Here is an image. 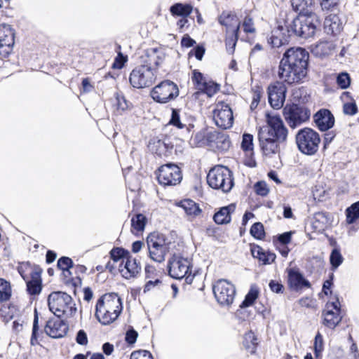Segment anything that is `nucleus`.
I'll use <instances>...</instances> for the list:
<instances>
[{
  "instance_id": "nucleus-40",
  "label": "nucleus",
  "mask_w": 359,
  "mask_h": 359,
  "mask_svg": "<svg viewBox=\"0 0 359 359\" xmlns=\"http://www.w3.org/2000/svg\"><path fill=\"white\" fill-rule=\"evenodd\" d=\"M147 219L143 214H137L131 219V231L133 233L142 232L147 224Z\"/></svg>"
},
{
  "instance_id": "nucleus-24",
  "label": "nucleus",
  "mask_w": 359,
  "mask_h": 359,
  "mask_svg": "<svg viewBox=\"0 0 359 359\" xmlns=\"http://www.w3.org/2000/svg\"><path fill=\"white\" fill-rule=\"evenodd\" d=\"M17 270L25 281L41 276L43 271L39 265L29 262H19Z\"/></svg>"
},
{
  "instance_id": "nucleus-43",
  "label": "nucleus",
  "mask_w": 359,
  "mask_h": 359,
  "mask_svg": "<svg viewBox=\"0 0 359 359\" xmlns=\"http://www.w3.org/2000/svg\"><path fill=\"white\" fill-rule=\"evenodd\" d=\"M149 257L154 262L161 263L165 260L168 248H148Z\"/></svg>"
},
{
  "instance_id": "nucleus-46",
  "label": "nucleus",
  "mask_w": 359,
  "mask_h": 359,
  "mask_svg": "<svg viewBox=\"0 0 359 359\" xmlns=\"http://www.w3.org/2000/svg\"><path fill=\"white\" fill-rule=\"evenodd\" d=\"M144 275L146 280H161L162 273L158 271L154 266L147 265L144 269Z\"/></svg>"
},
{
  "instance_id": "nucleus-36",
  "label": "nucleus",
  "mask_w": 359,
  "mask_h": 359,
  "mask_svg": "<svg viewBox=\"0 0 359 359\" xmlns=\"http://www.w3.org/2000/svg\"><path fill=\"white\" fill-rule=\"evenodd\" d=\"M73 269H68L61 272V277L63 283L67 285H72L76 289L82 284V278L73 276Z\"/></svg>"
},
{
  "instance_id": "nucleus-9",
  "label": "nucleus",
  "mask_w": 359,
  "mask_h": 359,
  "mask_svg": "<svg viewBox=\"0 0 359 359\" xmlns=\"http://www.w3.org/2000/svg\"><path fill=\"white\" fill-rule=\"evenodd\" d=\"M283 116L291 128H296L310 118V111L296 104H286L283 108Z\"/></svg>"
},
{
  "instance_id": "nucleus-17",
  "label": "nucleus",
  "mask_w": 359,
  "mask_h": 359,
  "mask_svg": "<svg viewBox=\"0 0 359 359\" xmlns=\"http://www.w3.org/2000/svg\"><path fill=\"white\" fill-rule=\"evenodd\" d=\"M287 88L282 82H275L268 87L269 102L274 109L283 107L285 100Z\"/></svg>"
},
{
  "instance_id": "nucleus-19",
  "label": "nucleus",
  "mask_w": 359,
  "mask_h": 359,
  "mask_svg": "<svg viewBox=\"0 0 359 359\" xmlns=\"http://www.w3.org/2000/svg\"><path fill=\"white\" fill-rule=\"evenodd\" d=\"M43 330L50 337L61 338L66 335L68 325L60 318H52L46 322Z\"/></svg>"
},
{
  "instance_id": "nucleus-12",
  "label": "nucleus",
  "mask_w": 359,
  "mask_h": 359,
  "mask_svg": "<svg viewBox=\"0 0 359 359\" xmlns=\"http://www.w3.org/2000/svg\"><path fill=\"white\" fill-rule=\"evenodd\" d=\"M213 293L217 302L222 306H230L236 295L234 285L225 279L218 280L213 285Z\"/></svg>"
},
{
  "instance_id": "nucleus-32",
  "label": "nucleus",
  "mask_w": 359,
  "mask_h": 359,
  "mask_svg": "<svg viewBox=\"0 0 359 359\" xmlns=\"http://www.w3.org/2000/svg\"><path fill=\"white\" fill-rule=\"evenodd\" d=\"M235 210V205L223 207L214 215V220L218 224H228L231 222V213Z\"/></svg>"
},
{
  "instance_id": "nucleus-25",
  "label": "nucleus",
  "mask_w": 359,
  "mask_h": 359,
  "mask_svg": "<svg viewBox=\"0 0 359 359\" xmlns=\"http://www.w3.org/2000/svg\"><path fill=\"white\" fill-rule=\"evenodd\" d=\"M174 235L170 233L165 235L159 231H153L147 237L148 247H166L172 244Z\"/></svg>"
},
{
  "instance_id": "nucleus-33",
  "label": "nucleus",
  "mask_w": 359,
  "mask_h": 359,
  "mask_svg": "<svg viewBox=\"0 0 359 359\" xmlns=\"http://www.w3.org/2000/svg\"><path fill=\"white\" fill-rule=\"evenodd\" d=\"M324 27L327 34L335 35L339 33L341 27L339 17L336 15H330L326 17Z\"/></svg>"
},
{
  "instance_id": "nucleus-60",
  "label": "nucleus",
  "mask_w": 359,
  "mask_h": 359,
  "mask_svg": "<svg viewBox=\"0 0 359 359\" xmlns=\"http://www.w3.org/2000/svg\"><path fill=\"white\" fill-rule=\"evenodd\" d=\"M333 279L334 274L331 273L329 276V278L323 283L322 291L326 296L329 294L331 295L332 293L331 287L333 285Z\"/></svg>"
},
{
  "instance_id": "nucleus-26",
  "label": "nucleus",
  "mask_w": 359,
  "mask_h": 359,
  "mask_svg": "<svg viewBox=\"0 0 359 359\" xmlns=\"http://www.w3.org/2000/svg\"><path fill=\"white\" fill-rule=\"evenodd\" d=\"M219 23L226 27V33L238 32L240 20L238 17L230 12H223L219 18Z\"/></svg>"
},
{
  "instance_id": "nucleus-11",
  "label": "nucleus",
  "mask_w": 359,
  "mask_h": 359,
  "mask_svg": "<svg viewBox=\"0 0 359 359\" xmlns=\"http://www.w3.org/2000/svg\"><path fill=\"white\" fill-rule=\"evenodd\" d=\"M341 304L336 297L334 301L327 302L322 311V324L326 327L334 330L341 321Z\"/></svg>"
},
{
  "instance_id": "nucleus-35",
  "label": "nucleus",
  "mask_w": 359,
  "mask_h": 359,
  "mask_svg": "<svg viewBox=\"0 0 359 359\" xmlns=\"http://www.w3.org/2000/svg\"><path fill=\"white\" fill-rule=\"evenodd\" d=\"M13 294L11 283L5 278H0V304L9 302Z\"/></svg>"
},
{
  "instance_id": "nucleus-61",
  "label": "nucleus",
  "mask_w": 359,
  "mask_h": 359,
  "mask_svg": "<svg viewBox=\"0 0 359 359\" xmlns=\"http://www.w3.org/2000/svg\"><path fill=\"white\" fill-rule=\"evenodd\" d=\"M169 123L177 127L178 128H182L184 127V125L180 122V114H179L178 110H177L175 109H172V116H171V118L170 120Z\"/></svg>"
},
{
  "instance_id": "nucleus-47",
  "label": "nucleus",
  "mask_w": 359,
  "mask_h": 359,
  "mask_svg": "<svg viewBox=\"0 0 359 359\" xmlns=\"http://www.w3.org/2000/svg\"><path fill=\"white\" fill-rule=\"evenodd\" d=\"M324 349L323 335L318 332L316 334L313 344V351L316 358H318Z\"/></svg>"
},
{
  "instance_id": "nucleus-18",
  "label": "nucleus",
  "mask_w": 359,
  "mask_h": 359,
  "mask_svg": "<svg viewBox=\"0 0 359 359\" xmlns=\"http://www.w3.org/2000/svg\"><path fill=\"white\" fill-rule=\"evenodd\" d=\"M14 45V34L11 27L8 25H0V55L8 56Z\"/></svg>"
},
{
  "instance_id": "nucleus-7",
  "label": "nucleus",
  "mask_w": 359,
  "mask_h": 359,
  "mask_svg": "<svg viewBox=\"0 0 359 359\" xmlns=\"http://www.w3.org/2000/svg\"><path fill=\"white\" fill-rule=\"evenodd\" d=\"M295 139L297 147L302 154L313 155L318 151L320 138L316 130L310 128H302L297 132Z\"/></svg>"
},
{
  "instance_id": "nucleus-53",
  "label": "nucleus",
  "mask_w": 359,
  "mask_h": 359,
  "mask_svg": "<svg viewBox=\"0 0 359 359\" xmlns=\"http://www.w3.org/2000/svg\"><path fill=\"white\" fill-rule=\"evenodd\" d=\"M57 267L61 272L68 269H72L74 267L73 260L68 257H61L57 260Z\"/></svg>"
},
{
  "instance_id": "nucleus-41",
  "label": "nucleus",
  "mask_w": 359,
  "mask_h": 359,
  "mask_svg": "<svg viewBox=\"0 0 359 359\" xmlns=\"http://www.w3.org/2000/svg\"><path fill=\"white\" fill-rule=\"evenodd\" d=\"M170 11L172 15L187 17L191 13L192 6L189 4L177 3L170 7Z\"/></svg>"
},
{
  "instance_id": "nucleus-49",
  "label": "nucleus",
  "mask_w": 359,
  "mask_h": 359,
  "mask_svg": "<svg viewBox=\"0 0 359 359\" xmlns=\"http://www.w3.org/2000/svg\"><path fill=\"white\" fill-rule=\"evenodd\" d=\"M312 0H291L293 8L299 12L306 11L312 5Z\"/></svg>"
},
{
  "instance_id": "nucleus-10",
  "label": "nucleus",
  "mask_w": 359,
  "mask_h": 359,
  "mask_svg": "<svg viewBox=\"0 0 359 359\" xmlns=\"http://www.w3.org/2000/svg\"><path fill=\"white\" fill-rule=\"evenodd\" d=\"M151 95L156 102L165 104L178 97L179 88L174 82L165 80L152 89Z\"/></svg>"
},
{
  "instance_id": "nucleus-1",
  "label": "nucleus",
  "mask_w": 359,
  "mask_h": 359,
  "mask_svg": "<svg viewBox=\"0 0 359 359\" xmlns=\"http://www.w3.org/2000/svg\"><path fill=\"white\" fill-rule=\"evenodd\" d=\"M309 55L304 48L293 47L283 54L278 68V76L282 83L298 84L307 75Z\"/></svg>"
},
{
  "instance_id": "nucleus-59",
  "label": "nucleus",
  "mask_w": 359,
  "mask_h": 359,
  "mask_svg": "<svg viewBox=\"0 0 359 359\" xmlns=\"http://www.w3.org/2000/svg\"><path fill=\"white\" fill-rule=\"evenodd\" d=\"M339 0H320L323 11H333L338 5Z\"/></svg>"
},
{
  "instance_id": "nucleus-21",
  "label": "nucleus",
  "mask_w": 359,
  "mask_h": 359,
  "mask_svg": "<svg viewBox=\"0 0 359 359\" xmlns=\"http://www.w3.org/2000/svg\"><path fill=\"white\" fill-rule=\"evenodd\" d=\"M287 271V285L290 289L299 291L304 288L311 287L310 282L303 276L298 269L291 268L288 269Z\"/></svg>"
},
{
  "instance_id": "nucleus-22",
  "label": "nucleus",
  "mask_w": 359,
  "mask_h": 359,
  "mask_svg": "<svg viewBox=\"0 0 359 359\" xmlns=\"http://www.w3.org/2000/svg\"><path fill=\"white\" fill-rule=\"evenodd\" d=\"M313 121L321 131H326L333 127L334 117L331 111L326 109H321L313 116Z\"/></svg>"
},
{
  "instance_id": "nucleus-8",
  "label": "nucleus",
  "mask_w": 359,
  "mask_h": 359,
  "mask_svg": "<svg viewBox=\"0 0 359 359\" xmlns=\"http://www.w3.org/2000/svg\"><path fill=\"white\" fill-rule=\"evenodd\" d=\"M191 264L189 259L182 256L173 255L168 261V275L175 279L185 278L187 283H191Z\"/></svg>"
},
{
  "instance_id": "nucleus-39",
  "label": "nucleus",
  "mask_w": 359,
  "mask_h": 359,
  "mask_svg": "<svg viewBox=\"0 0 359 359\" xmlns=\"http://www.w3.org/2000/svg\"><path fill=\"white\" fill-rule=\"evenodd\" d=\"M259 288L256 285L251 286L244 300L241 304L240 308L243 309L252 306L259 297Z\"/></svg>"
},
{
  "instance_id": "nucleus-29",
  "label": "nucleus",
  "mask_w": 359,
  "mask_h": 359,
  "mask_svg": "<svg viewBox=\"0 0 359 359\" xmlns=\"http://www.w3.org/2000/svg\"><path fill=\"white\" fill-rule=\"evenodd\" d=\"M331 224V220L329 215L319 212H316L313 217L312 227L317 232H322Z\"/></svg>"
},
{
  "instance_id": "nucleus-63",
  "label": "nucleus",
  "mask_w": 359,
  "mask_h": 359,
  "mask_svg": "<svg viewBox=\"0 0 359 359\" xmlns=\"http://www.w3.org/2000/svg\"><path fill=\"white\" fill-rule=\"evenodd\" d=\"M243 29L245 33H254L255 28L253 20L249 17H245L243 22Z\"/></svg>"
},
{
  "instance_id": "nucleus-23",
  "label": "nucleus",
  "mask_w": 359,
  "mask_h": 359,
  "mask_svg": "<svg viewBox=\"0 0 359 359\" xmlns=\"http://www.w3.org/2000/svg\"><path fill=\"white\" fill-rule=\"evenodd\" d=\"M290 32V28L287 29L282 25H278L272 30L271 36L268 39V42L271 44L273 47L279 48L288 43Z\"/></svg>"
},
{
  "instance_id": "nucleus-54",
  "label": "nucleus",
  "mask_w": 359,
  "mask_h": 359,
  "mask_svg": "<svg viewBox=\"0 0 359 359\" xmlns=\"http://www.w3.org/2000/svg\"><path fill=\"white\" fill-rule=\"evenodd\" d=\"M250 233L254 238L262 239L264 236L263 224L260 222L254 224L250 229Z\"/></svg>"
},
{
  "instance_id": "nucleus-42",
  "label": "nucleus",
  "mask_w": 359,
  "mask_h": 359,
  "mask_svg": "<svg viewBox=\"0 0 359 359\" xmlns=\"http://www.w3.org/2000/svg\"><path fill=\"white\" fill-rule=\"evenodd\" d=\"M346 222L348 224L353 223L359 218V201L352 204L346 210Z\"/></svg>"
},
{
  "instance_id": "nucleus-31",
  "label": "nucleus",
  "mask_w": 359,
  "mask_h": 359,
  "mask_svg": "<svg viewBox=\"0 0 359 359\" xmlns=\"http://www.w3.org/2000/svg\"><path fill=\"white\" fill-rule=\"evenodd\" d=\"M243 346L250 354H255L258 346V339L255 332L249 330L245 333L243 340Z\"/></svg>"
},
{
  "instance_id": "nucleus-48",
  "label": "nucleus",
  "mask_w": 359,
  "mask_h": 359,
  "mask_svg": "<svg viewBox=\"0 0 359 359\" xmlns=\"http://www.w3.org/2000/svg\"><path fill=\"white\" fill-rule=\"evenodd\" d=\"M241 147L245 151L248 152L250 154H252L253 136L252 135L245 133L243 135Z\"/></svg>"
},
{
  "instance_id": "nucleus-50",
  "label": "nucleus",
  "mask_w": 359,
  "mask_h": 359,
  "mask_svg": "<svg viewBox=\"0 0 359 359\" xmlns=\"http://www.w3.org/2000/svg\"><path fill=\"white\" fill-rule=\"evenodd\" d=\"M199 90L203 91L208 96L211 97L219 90V86L212 81H207L204 83V88H201Z\"/></svg>"
},
{
  "instance_id": "nucleus-27",
  "label": "nucleus",
  "mask_w": 359,
  "mask_h": 359,
  "mask_svg": "<svg viewBox=\"0 0 359 359\" xmlns=\"http://www.w3.org/2000/svg\"><path fill=\"white\" fill-rule=\"evenodd\" d=\"M168 140L153 139L149 144V149L161 157H168L170 155L172 145Z\"/></svg>"
},
{
  "instance_id": "nucleus-58",
  "label": "nucleus",
  "mask_w": 359,
  "mask_h": 359,
  "mask_svg": "<svg viewBox=\"0 0 359 359\" xmlns=\"http://www.w3.org/2000/svg\"><path fill=\"white\" fill-rule=\"evenodd\" d=\"M316 48L320 51L322 55H328L334 49V46L332 43L323 41L318 44Z\"/></svg>"
},
{
  "instance_id": "nucleus-62",
  "label": "nucleus",
  "mask_w": 359,
  "mask_h": 359,
  "mask_svg": "<svg viewBox=\"0 0 359 359\" xmlns=\"http://www.w3.org/2000/svg\"><path fill=\"white\" fill-rule=\"evenodd\" d=\"M137 337V332L132 327L126 332L125 340L128 344L133 345L135 343Z\"/></svg>"
},
{
  "instance_id": "nucleus-16",
  "label": "nucleus",
  "mask_w": 359,
  "mask_h": 359,
  "mask_svg": "<svg viewBox=\"0 0 359 359\" xmlns=\"http://www.w3.org/2000/svg\"><path fill=\"white\" fill-rule=\"evenodd\" d=\"M213 118L215 124L222 129L230 128L233 123L231 109L228 104L223 102L218 103L216 105Z\"/></svg>"
},
{
  "instance_id": "nucleus-28",
  "label": "nucleus",
  "mask_w": 359,
  "mask_h": 359,
  "mask_svg": "<svg viewBox=\"0 0 359 359\" xmlns=\"http://www.w3.org/2000/svg\"><path fill=\"white\" fill-rule=\"evenodd\" d=\"M251 254L257 259L259 264L266 265L274 262L276 255L269 251V248H250Z\"/></svg>"
},
{
  "instance_id": "nucleus-38",
  "label": "nucleus",
  "mask_w": 359,
  "mask_h": 359,
  "mask_svg": "<svg viewBox=\"0 0 359 359\" xmlns=\"http://www.w3.org/2000/svg\"><path fill=\"white\" fill-rule=\"evenodd\" d=\"M27 291L31 295H37L41 293L42 290V278L41 276L37 278H31L25 280Z\"/></svg>"
},
{
  "instance_id": "nucleus-3",
  "label": "nucleus",
  "mask_w": 359,
  "mask_h": 359,
  "mask_svg": "<svg viewBox=\"0 0 359 359\" xmlns=\"http://www.w3.org/2000/svg\"><path fill=\"white\" fill-rule=\"evenodd\" d=\"M50 311L57 318L69 319L77 313V306L72 296L62 291L52 292L48 297Z\"/></svg>"
},
{
  "instance_id": "nucleus-30",
  "label": "nucleus",
  "mask_w": 359,
  "mask_h": 359,
  "mask_svg": "<svg viewBox=\"0 0 359 359\" xmlns=\"http://www.w3.org/2000/svg\"><path fill=\"white\" fill-rule=\"evenodd\" d=\"M20 312L19 307L14 303H3L0 309V316L4 322L8 323Z\"/></svg>"
},
{
  "instance_id": "nucleus-55",
  "label": "nucleus",
  "mask_w": 359,
  "mask_h": 359,
  "mask_svg": "<svg viewBox=\"0 0 359 359\" xmlns=\"http://www.w3.org/2000/svg\"><path fill=\"white\" fill-rule=\"evenodd\" d=\"M130 359H154L152 354L146 350H138L133 351Z\"/></svg>"
},
{
  "instance_id": "nucleus-45",
  "label": "nucleus",
  "mask_w": 359,
  "mask_h": 359,
  "mask_svg": "<svg viewBox=\"0 0 359 359\" xmlns=\"http://www.w3.org/2000/svg\"><path fill=\"white\" fill-rule=\"evenodd\" d=\"M226 50L230 54H232L234 52L235 47L236 45V42L238 41V32H230L226 33Z\"/></svg>"
},
{
  "instance_id": "nucleus-15",
  "label": "nucleus",
  "mask_w": 359,
  "mask_h": 359,
  "mask_svg": "<svg viewBox=\"0 0 359 359\" xmlns=\"http://www.w3.org/2000/svg\"><path fill=\"white\" fill-rule=\"evenodd\" d=\"M265 116L268 126L262 127L259 130H266L271 137H276L278 140L285 141L288 130L280 116L269 112L266 113Z\"/></svg>"
},
{
  "instance_id": "nucleus-64",
  "label": "nucleus",
  "mask_w": 359,
  "mask_h": 359,
  "mask_svg": "<svg viewBox=\"0 0 359 359\" xmlns=\"http://www.w3.org/2000/svg\"><path fill=\"white\" fill-rule=\"evenodd\" d=\"M255 192L260 196H266L269 193L267 184L264 182H258L255 185Z\"/></svg>"
},
{
  "instance_id": "nucleus-51",
  "label": "nucleus",
  "mask_w": 359,
  "mask_h": 359,
  "mask_svg": "<svg viewBox=\"0 0 359 359\" xmlns=\"http://www.w3.org/2000/svg\"><path fill=\"white\" fill-rule=\"evenodd\" d=\"M208 133L205 130H201L197 133L194 137L191 139V144L196 147H201L207 143L208 140L206 138Z\"/></svg>"
},
{
  "instance_id": "nucleus-14",
  "label": "nucleus",
  "mask_w": 359,
  "mask_h": 359,
  "mask_svg": "<svg viewBox=\"0 0 359 359\" xmlns=\"http://www.w3.org/2000/svg\"><path fill=\"white\" fill-rule=\"evenodd\" d=\"M157 179L163 186H175L181 182L182 174L177 165L168 163L158 168Z\"/></svg>"
},
{
  "instance_id": "nucleus-52",
  "label": "nucleus",
  "mask_w": 359,
  "mask_h": 359,
  "mask_svg": "<svg viewBox=\"0 0 359 359\" xmlns=\"http://www.w3.org/2000/svg\"><path fill=\"white\" fill-rule=\"evenodd\" d=\"M191 79L198 90L204 88V83L207 81L203 74L196 69L193 71Z\"/></svg>"
},
{
  "instance_id": "nucleus-4",
  "label": "nucleus",
  "mask_w": 359,
  "mask_h": 359,
  "mask_svg": "<svg viewBox=\"0 0 359 359\" xmlns=\"http://www.w3.org/2000/svg\"><path fill=\"white\" fill-rule=\"evenodd\" d=\"M109 254L114 262H121L118 270L123 278H134L140 273V262L135 258H133L130 253L125 248H111Z\"/></svg>"
},
{
  "instance_id": "nucleus-44",
  "label": "nucleus",
  "mask_w": 359,
  "mask_h": 359,
  "mask_svg": "<svg viewBox=\"0 0 359 359\" xmlns=\"http://www.w3.org/2000/svg\"><path fill=\"white\" fill-rule=\"evenodd\" d=\"M344 258L339 248H333L330 256V262L333 269H336L343 262Z\"/></svg>"
},
{
  "instance_id": "nucleus-13",
  "label": "nucleus",
  "mask_w": 359,
  "mask_h": 359,
  "mask_svg": "<svg viewBox=\"0 0 359 359\" xmlns=\"http://www.w3.org/2000/svg\"><path fill=\"white\" fill-rule=\"evenodd\" d=\"M155 76L151 67L142 65L135 68L130 74L129 81L133 87L143 88L154 83Z\"/></svg>"
},
{
  "instance_id": "nucleus-20",
  "label": "nucleus",
  "mask_w": 359,
  "mask_h": 359,
  "mask_svg": "<svg viewBox=\"0 0 359 359\" xmlns=\"http://www.w3.org/2000/svg\"><path fill=\"white\" fill-rule=\"evenodd\" d=\"M258 137L260 146L265 155L273 154L278 151V143L283 141L271 137V135H269L266 130H259Z\"/></svg>"
},
{
  "instance_id": "nucleus-56",
  "label": "nucleus",
  "mask_w": 359,
  "mask_h": 359,
  "mask_svg": "<svg viewBox=\"0 0 359 359\" xmlns=\"http://www.w3.org/2000/svg\"><path fill=\"white\" fill-rule=\"evenodd\" d=\"M337 83L342 89L348 88L351 83L348 74L346 73H341L339 74L337 78Z\"/></svg>"
},
{
  "instance_id": "nucleus-37",
  "label": "nucleus",
  "mask_w": 359,
  "mask_h": 359,
  "mask_svg": "<svg viewBox=\"0 0 359 359\" xmlns=\"http://www.w3.org/2000/svg\"><path fill=\"white\" fill-rule=\"evenodd\" d=\"M43 335V331L40 330L39 325V316L36 310L34 311L33 326L32 335L30 338V344L31 346H35L39 345V340L41 339Z\"/></svg>"
},
{
  "instance_id": "nucleus-57",
  "label": "nucleus",
  "mask_w": 359,
  "mask_h": 359,
  "mask_svg": "<svg viewBox=\"0 0 359 359\" xmlns=\"http://www.w3.org/2000/svg\"><path fill=\"white\" fill-rule=\"evenodd\" d=\"M358 111V107L355 102L344 103L343 105V112L349 116L355 115Z\"/></svg>"
},
{
  "instance_id": "nucleus-6",
  "label": "nucleus",
  "mask_w": 359,
  "mask_h": 359,
  "mask_svg": "<svg viewBox=\"0 0 359 359\" xmlns=\"http://www.w3.org/2000/svg\"><path fill=\"white\" fill-rule=\"evenodd\" d=\"M210 187L215 189H221L227 193L233 186V179L231 171L226 167L217 165L212 168L207 176Z\"/></svg>"
},
{
  "instance_id": "nucleus-2",
  "label": "nucleus",
  "mask_w": 359,
  "mask_h": 359,
  "mask_svg": "<svg viewBox=\"0 0 359 359\" xmlns=\"http://www.w3.org/2000/svg\"><path fill=\"white\" fill-rule=\"evenodd\" d=\"M123 311V302L115 292L105 293L97 301L95 315L102 325L114 322Z\"/></svg>"
},
{
  "instance_id": "nucleus-34",
  "label": "nucleus",
  "mask_w": 359,
  "mask_h": 359,
  "mask_svg": "<svg viewBox=\"0 0 359 359\" xmlns=\"http://www.w3.org/2000/svg\"><path fill=\"white\" fill-rule=\"evenodd\" d=\"M179 206L181 207L184 210L187 215L190 217H197L201 213V209L199 208V205L190 199L182 201Z\"/></svg>"
},
{
  "instance_id": "nucleus-5",
  "label": "nucleus",
  "mask_w": 359,
  "mask_h": 359,
  "mask_svg": "<svg viewBox=\"0 0 359 359\" xmlns=\"http://www.w3.org/2000/svg\"><path fill=\"white\" fill-rule=\"evenodd\" d=\"M320 25L318 16L310 13L294 19L290 28L295 35L306 39L315 34Z\"/></svg>"
}]
</instances>
